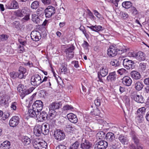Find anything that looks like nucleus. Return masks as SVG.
Segmentation results:
<instances>
[{
	"label": "nucleus",
	"instance_id": "0eeeda50",
	"mask_svg": "<svg viewBox=\"0 0 149 149\" xmlns=\"http://www.w3.org/2000/svg\"><path fill=\"white\" fill-rule=\"evenodd\" d=\"M129 54L130 56H132L140 61H144L146 58L145 54L141 51H139L137 53H134L130 52Z\"/></svg>",
	"mask_w": 149,
	"mask_h": 149
},
{
	"label": "nucleus",
	"instance_id": "1a4fd4ad",
	"mask_svg": "<svg viewBox=\"0 0 149 149\" xmlns=\"http://www.w3.org/2000/svg\"><path fill=\"white\" fill-rule=\"evenodd\" d=\"M123 63L124 67L127 69H132L134 66L133 61L127 58L123 59Z\"/></svg>",
	"mask_w": 149,
	"mask_h": 149
},
{
	"label": "nucleus",
	"instance_id": "cd10ccee",
	"mask_svg": "<svg viewBox=\"0 0 149 149\" xmlns=\"http://www.w3.org/2000/svg\"><path fill=\"white\" fill-rule=\"evenodd\" d=\"M61 102H54L51 104L49 106V109L54 111L56 109H59L61 106Z\"/></svg>",
	"mask_w": 149,
	"mask_h": 149
},
{
	"label": "nucleus",
	"instance_id": "2f4dec72",
	"mask_svg": "<svg viewBox=\"0 0 149 149\" xmlns=\"http://www.w3.org/2000/svg\"><path fill=\"white\" fill-rule=\"evenodd\" d=\"M118 139L120 142L123 144H127L128 139L127 137L123 134L120 135L118 137Z\"/></svg>",
	"mask_w": 149,
	"mask_h": 149
},
{
	"label": "nucleus",
	"instance_id": "8fccbe9b",
	"mask_svg": "<svg viewBox=\"0 0 149 149\" xmlns=\"http://www.w3.org/2000/svg\"><path fill=\"white\" fill-rule=\"evenodd\" d=\"M25 89L24 86L21 84L19 85L17 87V90L19 93L23 91Z\"/></svg>",
	"mask_w": 149,
	"mask_h": 149
},
{
	"label": "nucleus",
	"instance_id": "bf43d9fd",
	"mask_svg": "<svg viewBox=\"0 0 149 149\" xmlns=\"http://www.w3.org/2000/svg\"><path fill=\"white\" fill-rule=\"evenodd\" d=\"M121 17L124 19H126L128 17V15L127 13L123 12H120Z\"/></svg>",
	"mask_w": 149,
	"mask_h": 149
},
{
	"label": "nucleus",
	"instance_id": "338daca9",
	"mask_svg": "<svg viewBox=\"0 0 149 149\" xmlns=\"http://www.w3.org/2000/svg\"><path fill=\"white\" fill-rule=\"evenodd\" d=\"M19 42L22 45H26L27 44L26 40H23L22 39H19L18 40Z\"/></svg>",
	"mask_w": 149,
	"mask_h": 149
},
{
	"label": "nucleus",
	"instance_id": "a878e982",
	"mask_svg": "<svg viewBox=\"0 0 149 149\" xmlns=\"http://www.w3.org/2000/svg\"><path fill=\"white\" fill-rule=\"evenodd\" d=\"M34 88L31 87L29 89H25L23 91L20 93L21 98L22 99L27 95L31 93L34 89Z\"/></svg>",
	"mask_w": 149,
	"mask_h": 149
},
{
	"label": "nucleus",
	"instance_id": "f8f14e48",
	"mask_svg": "<svg viewBox=\"0 0 149 149\" xmlns=\"http://www.w3.org/2000/svg\"><path fill=\"white\" fill-rule=\"evenodd\" d=\"M55 12V9L52 6H49L45 10V15L46 17L50 18Z\"/></svg>",
	"mask_w": 149,
	"mask_h": 149
},
{
	"label": "nucleus",
	"instance_id": "603ef678",
	"mask_svg": "<svg viewBox=\"0 0 149 149\" xmlns=\"http://www.w3.org/2000/svg\"><path fill=\"white\" fill-rule=\"evenodd\" d=\"M139 68L142 71H144L146 69V63H141L140 64Z\"/></svg>",
	"mask_w": 149,
	"mask_h": 149
},
{
	"label": "nucleus",
	"instance_id": "473e14b6",
	"mask_svg": "<svg viewBox=\"0 0 149 149\" xmlns=\"http://www.w3.org/2000/svg\"><path fill=\"white\" fill-rule=\"evenodd\" d=\"M144 85L143 82L141 81H138L135 84L134 87L137 91H140L143 88Z\"/></svg>",
	"mask_w": 149,
	"mask_h": 149
},
{
	"label": "nucleus",
	"instance_id": "de8ad7c7",
	"mask_svg": "<svg viewBox=\"0 0 149 149\" xmlns=\"http://www.w3.org/2000/svg\"><path fill=\"white\" fill-rule=\"evenodd\" d=\"M105 133L103 131H100L97 134V136L99 138V139H102L105 136Z\"/></svg>",
	"mask_w": 149,
	"mask_h": 149
},
{
	"label": "nucleus",
	"instance_id": "864d4df0",
	"mask_svg": "<svg viewBox=\"0 0 149 149\" xmlns=\"http://www.w3.org/2000/svg\"><path fill=\"white\" fill-rule=\"evenodd\" d=\"M131 12L134 15H136L138 13V11L135 7L134 6L131 7Z\"/></svg>",
	"mask_w": 149,
	"mask_h": 149
},
{
	"label": "nucleus",
	"instance_id": "9d476101",
	"mask_svg": "<svg viewBox=\"0 0 149 149\" xmlns=\"http://www.w3.org/2000/svg\"><path fill=\"white\" fill-rule=\"evenodd\" d=\"M37 119L39 121H42L47 120L48 114L45 111L40 112V111H37L36 115Z\"/></svg>",
	"mask_w": 149,
	"mask_h": 149
},
{
	"label": "nucleus",
	"instance_id": "b1692460",
	"mask_svg": "<svg viewBox=\"0 0 149 149\" xmlns=\"http://www.w3.org/2000/svg\"><path fill=\"white\" fill-rule=\"evenodd\" d=\"M67 117L70 122L74 123H76L78 122V118L76 115L72 113L68 114Z\"/></svg>",
	"mask_w": 149,
	"mask_h": 149
},
{
	"label": "nucleus",
	"instance_id": "5701e85b",
	"mask_svg": "<svg viewBox=\"0 0 149 149\" xmlns=\"http://www.w3.org/2000/svg\"><path fill=\"white\" fill-rule=\"evenodd\" d=\"M18 77L19 79L25 78L27 74L26 69L22 66H20L19 70Z\"/></svg>",
	"mask_w": 149,
	"mask_h": 149
},
{
	"label": "nucleus",
	"instance_id": "ea45409f",
	"mask_svg": "<svg viewBox=\"0 0 149 149\" xmlns=\"http://www.w3.org/2000/svg\"><path fill=\"white\" fill-rule=\"evenodd\" d=\"M132 4L130 1H125L122 3V6L126 9L130 8L132 7Z\"/></svg>",
	"mask_w": 149,
	"mask_h": 149
},
{
	"label": "nucleus",
	"instance_id": "c9c22d12",
	"mask_svg": "<svg viewBox=\"0 0 149 149\" xmlns=\"http://www.w3.org/2000/svg\"><path fill=\"white\" fill-rule=\"evenodd\" d=\"M10 146V142L8 141H6L1 144L0 148L2 149H9Z\"/></svg>",
	"mask_w": 149,
	"mask_h": 149
},
{
	"label": "nucleus",
	"instance_id": "20e7f679",
	"mask_svg": "<svg viewBox=\"0 0 149 149\" xmlns=\"http://www.w3.org/2000/svg\"><path fill=\"white\" fill-rule=\"evenodd\" d=\"M53 123L52 121H48L47 122L45 123H43L41 125L42 129H45V130H43V134L44 135H46L49 132V129H52L54 126Z\"/></svg>",
	"mask_w": 149,
	"mask_h": 149
},
{
	"label": "nucleus",
	"instance_id": "393cba45",
	"mask_svg": "<svg viewBox=\"0 0 149 149\" xmlns=\"http://www.w3.org/2000/svg\"><path fill=\"white\" fill-rule=\"evenodd\" d=\"M132 81L128 76H125L122 79V83L125 86H129L132 84Z\"/></svg>",
	"mask_w": 149,
	"mask_h": 149
},
{
	"label": "nucleus",
	"instance_id": "e433bc0d",
	"mask_svg": "<svg viewBox=\"0 0 149 149\" xmlns=\"http://www.w3.org/2000/svg\"><path fill=\"white\" fill-rule=\"evenodd\" d=\"M37 113V110L33 108L29 110V115L31 117H34L36 116Z\"/></svg>",
	"mask_w": 149,
	"mask_h": 149
},
{
	"label": "nucleus",
	"instance_id": "6ab92c4d",
	"mask_svg": "<svg viewBox=\"0 0 149 149\" xmlns=\"http://www.w3.org/2000/svg\"><path fill=\"white\" fill-rule=\"evenodd\" d=\"M117 54V51H116V49L115 48L114 45L110 46L107 50V54L109 57H114Z\"/></svg>",
	"mask_w": 149,
	"mask_h": 149
},
{
	"label": "nucleus",
	"instance_id": "4c0bfd02",
	"mask_svg": "<svg viewBox=\"0 0 149 149\" xmlns=\"http://www.w3.org/2000/svg\"><path fill=\"white\" fill-rule=\"evenodd\" d=\"M22 142L24 145H28L29 144L31 143V140L28 137L25 136L22 137Z\"/></svg>",
	"mask_w": 149,
	"mask_h": 149
},
{
	"label": "nucleus",
	"instance_id": "79ce46f5",
	"mask_svg": "<svg viewBox=\"0 0 149 149\" xmlns=\"http://www.w3.org/2000/svg\"><path fill=\"white\" fill-rule=\"evenodd\" d=\"M100 112L99 109L97 107H96V109H93V111H91V113L93 116H98Z\"/></svg>",
	"mask_w": 149,
	"mask_h": 149
},
{
	"label": "nucleus",
	"instance_id": "a19ab883",
	"mask_svg": "<svg viewBox=\"0 0 149 149\" xmlns=\"http://www.w3.org/2000/svg\"><path fill=\"white\" fill-rule=\"evenodd\" d=\"M132 140L136 145H139V140L136 135L134 134H133L132 135Z\"/></svg>",
	"mask_w": 149,
	"mask_h": 149
},
{
	"label": "nucleus",
	"instance_id": "680f3d73",
	"mask_svg": "<svg viewBox=\"0 0 149 149\" xmlns=\"http://www.w3.org/2000/svg\"><path fill=\"white\" fill-rule=\"evenodd\" d=\"M51 84L50 82V79L48 80V81L47 82H45L44 84L42 85V86H43V87H49L51 86Z\"/></svg>",
	"mask_w": 149,
	"mask_h": 149
},
{
	"label": "nucleus",
	"instance_id": "7ed1b4c3",
	"mask_svg": "<svg viewBox=\"0 0 149 149\" xmlns=\"http://www.w3.org/2000/svg\"><path fill=\"white\" fill-rule=\"evenodd\" d=\"M41 77L37 74L33 75L31 79V84L34 86H37L41 84Z\"/></svg>",
	"mask_w": 149,
	"mask_h": 149
},
{
	"label": "nucleus",
	"instance_id": "c03bdc74",
	"mask_svg": "<svg viewBox=\"0 0 149 149\" xmlns=\"http://www.w3.org/2000/svg\"><path fill=\"white\" fill-rule=\"evenodd\" d=\"M138 116L136 117V119L138 123H142L144 120V118L143 114H137Z\"/></svg>",
	"mask_w": 149,
	"mask_h": 149
},
{
	"label": "nucleus",
	"instance_id": "3c124183",
	"mask_svg": "<svg viewBox=\"0 0 149 149\" xmlns=\"http://www.w3.org/2000/svg\"><path fill=\"white\" fill-rule=\"evenodd\" d=\"M10 77L13 79H15L17 77H18V73L13 72L10 73Z\"/></svg>",
	"mask_w": 149,
	"mask_h": 149
},
{
	"label": "nucleus",
	"instance_id": "412c9836",
	"mask_svg": "<svg viewBox=\"0 0 149 149\" xmlns=\"http://www.w3.org/2000/svg\"><path fill=\"white\" fill-rule=\"evenodd\" d=\"M31 39L34 41H37L41 38L40 33L37 31H33L31 34Z\"/></svg>",
	"mask_w": 149,
	"mask_h": 149
},
{
	"label": "nucleus",
	"instance_id": "4be33fe9",
	"mask_svg": "<svg viewBox=\"0 0 149 149\" xmlns=\"http://www.w3.org/2000/svg\"><path fill=\"white\" fill-rule=\"evenodd\" d=\"M28 12V9L27 7H25L22 9H19L16 12V15L18 17H22L24 16L26 14H27Z\"/></svg>",
	"mask_w": 149,
	"mask_h": 149
},
{
	"label": "nucleus",
	"instance_id": "bb28decb",
	"mask_svg": "<svg viewBox=\"0 0 149 149\" xmlns=\"http://www.w3.org/2000/svg\"><path fill=\"white\" fill-rule=\"evenodd\" d=\"M43 130L41 125H37L34 129V133L35 135L37 136H40L42 133L43 134Z\"/></svg>",
	"mask_w": 149,
	"mask_h": 149
},
{
	"label": "nucleus",
	"instance_id": "49530a36",
	"mask_svg": "<svg viewBox=\"0 0 149 149\" xmlns=\"http://www.w3.org/2000/svg\"><path fill=\"white\" fill-rule=\"evenodd\" d=\"M30 14H26L24 17L21 19V21L23 23L28 21L30 19Z\"/></svg>",
	"mask_w": 149,
	"mask_h": 149
},
{
	"label": "nucleus",
	"instance_id": "2eb2a0df",
	"mask_svg": "<svg viewBox=\"0 0 149 149\" xmlns=\"http://www.w3.org/2000/svg\"><path fill=\"white\" fill-rule=\"evenodd\" d=\"M7 8L8 9H16L19 8L18 2L15 0H11L6 5Z\"/></svg>",
	"mask_w": 149,
	"mask_h": 149
},
{
	"label": "nucleus",
	"instance_id": "6e6552de",
	"mask_svg": "<svg viewBox=\"0 0 149 149\" xmlns=\"http://www.w3.org/2000/svg\"><path fill=\"white\" fill-rule=\"evenodd\" d=\"M93 144L88 140L83 139L80 144V148L82 149H90L92 148Z\"/></svg>",
	"mask_w": 149,
	"mask_h": 149
},
{
	"label": "nucleus",
	"instance_id": "c756f323",
	"mask_svg": "<svg viewBox=\"0 0 149 149\" xmlns=\"http://www.w3.org/2000/svg\"><path fill=\"white\" fill-rule=\"evenodd\" d=\"M130 74L134 80L139 79L141 77V76L140 73L139 72L134 70L132 71L130 73Z\"/></svg>",
	"mask_w": 149,
	"mask_h": 149
},
{
	"label": "nucleus",
	"instance_id": "72a5a7b5",
	"mask_svg": "<svg viewBox=\"0 0 149 149\" xmlns=\"http://www.w3.org/2000/svg\"><path fill=\"white\" fill-rule=\"evenodd\" d=\"M32 20L33 22L36 24L40 23V20L38 15L33 14L32 15Z\"/></svg>",
	"mask_w": 149,
	"mask_h": 149
},
{
	"label": "nucleus",
	"instance_id": "c85d7f7f",
	"mask_svg": "<svg viewBox=\"0 0 149 149\" xmlns=\"http://www.w3.org/2000/svg\"><path fill=\"white\" fill-rule=\"evenodd\" d=\"M122 57H120L118 59H114L110 62V65L114 67H118L120 65L121 61L122 60Z\"/></svg>",
	"mask_w": 149,
	"mask_h": 149
},
{
	"label": "nucleus",
	"instance_id": "6e6d98bb",
	"mask_svg": "<svg viewBox=\"0 0 149 149\" xmlns=\"http://www.w3.org/2000/svg\"><path fill=\"white\" fill-rule=\"evenodd\" d=\"M126 70L124 68L120 69L117 71L118 73L120 75H123L126 72Z\"/></svg>",
	"mask_w": 149,
	"mask_h": 149
},
{
	"label": "nucleus",
	"instance_id": "423d86ee",
	"mask_svg": "<svg viewBox=\"0 0 149 149\" xmlns=\"http://www.w3.org/2000/svg\"><path fill=\"white\" fill-rule=\"evenodd\" d=\"M131 96L132 99L138 103H143L144 102V99L142 95L138 94L136 92H132Z\"/></svg>",
	"mask_w": 149,
	"mask_h": 149
},
{
	"label": "nucleus",
	"instance_id": "f704fd0d",
	"mask_svg": "<svg viewBox=\"0 0 149 149\" xmlns=\"http://www.w3.org/2000/svg\"><path fill=\"white\" fill-rule=\"evenodd\" d=\"M56 115V113L54 112V113H50L49 116L48 115L47 120L48 121H51L53 123V124H55V120L54 119Z\"/></svg>",
	"mask_w": 149,
	"mask_h": 149
},
{
	"label": "nucleus",
	"instance_id": "4468645a",
	"mask_svg": "<svg viewBox=\"0 0 149 149\" xmlns=\"http://www.w3.org/2000/svg\"><path fill=\"white\" fill-rule=\"evenodd\" d=\"M43 106L42 102L40 100L36 101L32 105V108L37 110V111H40Z\"/></svg>",
	"mask_w": 149,
	"mask_h": 149
},
{
	"label": "nucleus",
	"instance_id": "dca6fc26",
	"mask_svg": "<svg viewBox=\"0 0 149 149\" xmlns=\"http://www.w3.org/2000/svg\"><path fill=\"white\" fill-rule=\"evenodd\" d=\"M10 98L9 96L4 95L1 97V99L0 101V104L2 106H4L6 107H8L9 103L10 102Z\"/></svg>",
	"mask_w": 149,
	"mask_h": 149
},
{
	"label": "nucleus",
	"instance_id": "aec40b11",
	"mask_svg": "<svg viewBox=\"0 0 149 149\" xmlns=\"http://www.w3.org/2000/svg\"><path fill=\"white\" fill-rule=\"evenodd\" d=\"M74 49V47L73 45H71L69 48L66 49V56L67 58L70 59L73 57L74 54L73 51Z\"/></svg>",
	"mask_w": 149,
	"mask_h": 149
},
{
	"label": "nucleus",
	"instance_id": "5fc2aeb1",
	"mask_svg": "<svg viewBox=\"0 0 149 149\" xmlns=\"http://www.w3.org/2000/svg\"><path fill=\"white\" fill-rule=\"evenodd\" d=\"M19 49L18 50V52L19 53H22L25 52V49L23 46L19 45L18 47Z\"/></svg>",
	"mask_w": 149,
	"mask_h": 149
},
{
	"label": "nucleus",
	"instance_id": "37998d69",
	"mask_svg": "<svg viewBox=\"0 0 149 149\" xmlns=\"http://www.w3.org/2000/svg\"><path fill=\"white\" fill-rule=\"evenodd\" d=\"M146 108L145 107H142L139 109L137 111V114H142L143 115L145 112Z\"/></svg>",
	"mask_w": 149,
	"mask_h": 149
},
{
	"label": "nucleus",
	"instance_id": "f3484780",
	"mask_svg": "<svg viewBox=\"0 0 149 149\" xmlns=\"http://www.w3.org/2000/svg\"><path fill=\"white\" fill-rule=\"evenodd\" d=\"M108 146V142L104 140H102L97 142L95 145V148L97 149H105Z\"/></svg>",
	"mask_w": 149,
	"mask_h": 149
},
{
	"label": "nucleus",
	"instance_id": "0e129e2a",
	"mask_svg": "<svg viewBox=\"0 0 149 149\" xmlns=\"http://www.w3.org/2000/svg\"><path fill=\"white\" fill-rule=\"evenodd\" d=\"M95 104L97 107H99L101 105L100 100L99 99H96L94 101Z\"/></svg>",
	"mask_w": 149,
	"mask_h": 149
},
{
	"label": "nucleus",
	"instance_id": "052dcab7",
	"mask_svg": "<svg viewBox=\"0 0 149 149\" xmlns=\"http://www.w3.org/2000/svg\"><path fill=\"white\" fill-rule=\"evenodd\" d=\"M80 143L78 141H76L72 145L74 149H77Z\"/></svg>",
	"mask_w": 149,
	"mask_h": 149
},
{
	"label": "nucleus",
	"instance_id": "69168bd1",
	"mask_svg": "<svg viewBox=\"0 0 149 149\" xmlns=\"http://www.w3.org/2000/svg\"><path fill=\"white\" fill-rule=\"evenodd\" d=\"M82 45L85 49H87L89 45L86 41H84V43L82 44Z\"/></svg>",
	"mask_w": 149,
	"mask_h": 149
},
{
	"label": "nucleus",
	"instance_id": "774afa93",
	"mask_svg": "<svg viewBox=\"0 0 149 149\" xmlns=\"http://www.w3.org/2000/svg\"><path fill=\"white\" fill-rule=\"evenodd\" d=\"M95 28L96 29L95 30V32H98L102 30V27L100 26L95 25Z\"/></svg>",
	"mask_w": 149,
	"mask_h": 149
},
{
	"label": "nucleus",
	"instance_id": "09e8293b",
	"mask_svg": "<svg viewBox=\"0 0 149 149\" xmlns=\"http://www.w3.org/2000/svg\"><path fill=\"white\" fill-rule=\"evenodd\" d=\"M9 36L6 34H2L0 35V39L2 41H6L7 40Z\"/></svg>",
	"mask_w": 149,
	"mask_h": 149
},
{
	"label": "nucleus",
	"instance_id": "13d9d810",
	"mask_svg": "<svg viewBox=\"0 0 149 149\" xmlns=\"http://www.w3.org/2000/svg\"><path fill=\"white\" fill-rule=\"evenodd\" d=\"M93 11L94 12V15L96 16V17L99 19H101L102 18V16L98 13V12L97 10H94Z\"/></svg>",
	"mask_w": 149,
	"mask_h": 149
},
{
	"label": "nucleus",
	"instance_id": "e2e57ef3",
	"mask_svg": "<svg viewBox=\"0 0 149 149\" xmlns=\"http://www.w3.org/2000/svg\"><path fill=\"white\" fill-rule=\"evenodd\" d=\"M66 130L68 132H71L73 129V127L70 125H68L66 126Z\"/></svg>",
	"mask_w": 149,
	"mask_h": 149
},
{
	"label": "nucleus",
	"instance_id": "7c9ffc66",
	"mask_svg": "<svg viewBox=\"0 0 149 149\" xmlns=\"http://www.w3.org/2000/svg\"><path fill=\"white\" fill-rule=\"evenodd\" d=\"M117 75L116 74L115 72H112L110 73L109 75L107 76V80L108 81L109 80L111 81H114L116 79Z\"/></svg>",
	"mask_w": 149,
	"mask_h": 149
},
{
	"label": "nucleus",
	"instance_id": "a211bd4d",
	"mask_svg": "<svg viewBox=\"0 0 149 149\" xmlns=\"http://www.w3.org/2000/svg\"><path fill=\"white\" fill-rule=\"evenodd\" d=\"M19 118L18 116H15L12 117L9 121L10 126L14 127L17 125L19 123Z\"/></svg>",
	"mask_w": 149,
	"mask_h": 149
},
{
	"label": "nucleus",
	"instance_id": "ddd939ff",
	"mask_svg": "<svg viewBox=\"0 0 149 149\" xmlns=\"http://www.w3.org/2000/svg\"><path fill=\"white\" fill-rule=\"evenodd\" d=\"M116 51H117L118 53L119 54H121L124 52H126L127 51H129V49L127 48V47H126L125 46H124L122 45H120L119 44L116 45H114Z\"/></svg>",
	"mask_w": 149,
	"mask_h": 149
},
{
	"label": "nucleus",
	"instance_id": "f03ea898",
	"mask_svg": "<svg viewBox=\"0 0 149 149\" xmlns=\"http://www.w3.org/2000/svg\"><path fill=\"white\" fill-rule=\"evenodd\" d=\"M33 145L36 149H45L47 146V143L45 141L41 142L38 139L33 141Z\"/></svg>",
	"mask_w": 149,
	"mask_h": 149
},
{
	"label": "nucleus",
	"instance_id": "a18cd8bd",
	"mask_svg": "<svg viewBox=\"0 0 149 149\" xmlns=\"http://www.w3.org/2000/svg\"><path fill=\"white\" fill-rule=\"evenodd\" d=\"M39 3L38 1H35L31 4V7L33 9L37 8L39 6Z\"/></svg>",
	"mask_w": 149,
	"mask_h": 149
},
{
	"label": "nucleus",
	"instance_id": "39448f33",
	"mask_svg": "<svg viewBox=\"0 0 149 149\" xmlns=\"http://www.w3.org/2000/svg\"><path fill=\"white\" fill-rule=\"evenodd\" d=\"M108 70L104 66L101 67L99 71L97 72V77L99 81L102 82H103L102 77H105L108 74Z\"/></svg>",
	"mask_w": 149,
	"mask_h": 149
},
{
	"label": "nucleus",
	"instance_id": "58836bf2",
	"mask_svg": "<svg viewBox=\"0 0 149 149\" xmlns=\"http://www.w3.org/2000/svg\"><path fill=\"white\" fill-rule=\"evenodd\" d=\"M37 14L40 16H42L45 13V9L44 8L41 7L39 8L36 11Z\"/></svg>",
	"mask_w": 149,
	"mask_h": 149
},
{
	"label": "nucleus",
	"instance_id": "4d7b16f0",
	"mask_svg": "<svg viewBox=\"0 0 149 149\" xmlns=\"http://www.w3.org/2000/svg\"><path fill=\"white\" fill-rule=\"evenodd\" d=\"M17 103L16 102H14L12 103L10 106L11 109L14 110H16L17 108Z\"/></svg>",
	"mask_w": 149,
	"mask_h": 149
},
{
	"label": "nucleus",
	"instance_id": "f257e3e1",
	"mask_svg": "<svg viewBox=\"0 0 149 149\" xmlns=\"http://www.w3.org/2000/svg\"><path fill=\"white\" fill-rule=\"evenodd\" d=\"M114 134L111 132L107 133L105 135L106 140L107 141L110 145L112 146H114L118 143L115 139Z\"/></svg>",
	"mask_w": 149,
	"mask_h": 149
},
{
	"label": "nucleus",
	"instance_id": "9b49d317",
	"mask_svg": "<svg viewBox=\"0 0 149 149\" xmlns=\"http://www.w3.org/2000/svg\"><path fill=\"white\" fill-rule=\"evenodd\" d=\"M54 136L55 139L59 141L64 139L65 134L62 130L59 129L56 130L54 132Z\"/></svg>",
	"mask_w": 149,
	"mask_h": 149
}]
</instances>
